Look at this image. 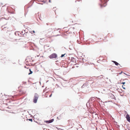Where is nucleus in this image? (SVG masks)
<instances>
[{
	"mask_svg": "<svg viewBox=\"0 0 130 130\" xmlns=\"http://www.w3.org/2000/svg\"><path fill=\"white\" fill-rule=\"evenodd\" d=\"M50 58H56L57 57V55L56 53H53L49 56Z\"/></svg>",
	"mask_w": 130,
	"mask_h": 130,
	"instance_id": "1",
	"label": "nucleus"
},
{
	"mask_svg": "<svg viewBox=\"0 0 130 130\" xmlns=\"http://www.w3.org/2000/svg\"><path fill=\"white\" fill-rule=\"evenodd\" d=\"M38 99V95L36 94L34 96V99L33 102L34 103H36L37 102V100Z\"/></svg>",
	"mask_w": 130,
	"mask_h": 130,
	"instance_id": "2",
	"label": "nucleus"
},
{
	"mask_svg": "<svg viewBox=\"0 0 130 130\" xmlns=\"http://www.w3.org/2000/svg\"><path fill=\"white\" fill-rule=\"evenodd\" d=\"M54 121V119H52L51 120H49V121H45V122L47 123H51L53 122Z\"/></svg>",
	"mask_w": 130,
	"mask_h": 130,
	"instance_id": "3",
	"label": "nucleus"
},
{
	"mask_svg": "<svg viewBox=\"0 0 130 130\" xmlns=\"http://www.w3.org/2000/svg\"><path fill=\"white\" fill-rule=\"evenodd\" d=\"M126 118L127 121L129 122H130V117L128 114H127L126 115Z\"/></svg>",
	"mask_w": 130,
	"mask_h": 130,
	"instance_id": "4",
	"label": "nucleus"
},
{
	"mask_svg": "<svg viewBox=\"0 0 130 130\" xmlns=\"http://www.w3.org/2000/svg\"><path fill=\"white\" fill-rule=\"evenodd\" d=\"M52 31V28H50L48 29L47 31V33L48 34Z\"/></svg>",
	"mask_w": 130,
	"mask_h": 130,
	"instance_id": "5",
	"label": "nucleus"
},
{
	"mask_svg": "<svg viewBox=\"0 0 130 130\" xmlns=\"http://www.w3.org/2000/svg\"><path fill=\"white\" fill-rule=\"evenodd\" d=\"M112 61L113 62H114L115 63V64L116 65V66H118L119 65H120L119 64V63H118L117 62H116V61Z\"/></svg>",
	"mask_w": 130,
	"mask_h": 130,
	"instance_id": "6",
	"label": "nucleus"
},
{
	"mask_svg": "<svg viewBox=\"0 0 130 130\" xmlns=\"http://www.w3.org/2000/svg\"><path fill=\"white\" fill-rule=\"evenodd\" d=\"M71 61L74 62H75L76 60L75 58L73 57H72L71 58Z\"/></svg>",
	"mask_w": 130,
	"mask_h": 130,
	"instance_id": "7",
	"label": "nucleus"
},
{
	"mask_svg": "<svg viewBox=\"0 0 130 130\" xmlns=\"http://www.w3.org/2000/svg\"><path fill=\"white\" fill-rule=\"evenodd\" d=\"M29 70L30 71V72L28 74L29 75L31 74L32 73V71H31L30 69H29Z\"/></svg>",
	"mask_w": 130,
	"mask_h": 130,
	"instance_id": "8",
	"label": "nucleus"
},
{
	"mask_svg": "<svg viewBox=\"0 0 130 130\" xmlns=\"http://www.w3.org/2000/svg\"><path fill=\"white\" fill-rule=\"evenodd\" d=\"M106 37H104V38H102V39L103 40H106Z\"/></svg>",
	"mask_w": 130,
	"mask_h": 130,
	"instance_id": "9",
	"label": "nucleus"
},
{
	"mask_svg": "<svg viewBox=\"0 0 130 130\" xmlns=\"http://www.w3.org/2000/svg\"><path fill=\"white\" fill-rule=\"evenodd\" d=\"M65 54H62L61 55V57H63L64 56V55H65Z\"/></svg>",
	"mask_w": 130,
	"mask_h": 130,
	"instance_id": "10",
	"label": "nucleus"
},
{
	"mask_svg": "<svg viewBox=\"0 0 130 130\" xmlns=\"http://www.w3.org/2000/svg\"><path fill=\"white\" fill-rule=\"evenodd\" d=\"M121 84H123V85H124V84H125V82H122V83H121Z\"/></svg>",
	"mask_w": 130,
	"mask_h": 130,
	"instance_id": "11",
	"label": "nucleus"
},
{
	"mask_svg": "<svg viewBox=\"0 0 130 130\" xmlns=\"http://www.w3.org/2000/svg\"><path fill=\"white\" fill-rule=\"evenodd\" d=\"M28 120H29V121H30L31 122L32 121V119H29Z\"/></svg>",
	"mask_w": 130,
	"mask_h": 130,
	"instance_id": "12",
	"label": "nucleus"
},
{
	"mask_svg": "<svg viewBox=\"0 0 130 130\" xmlns=\"http://www.w3.org/2000/svg\"><path fill=\"white\" fill-rule=\"evenodd\" d=\"M104 36L103 35H101V37H102V38Z\"/></svg>",
	"mask_w": 130,
	"mask_h": 130,
	"instance_id": "13",
	"label": "nucleus"
},
{
	"mask_svg": "<svg viewBox=\"0 0 130 130\" xmlns=\"http://www.w3.org/2000/svg\"><path fill=\"white\" fill-rule=\"evenodd\" d=\"M122 87L124 89H125V87H124V85H123L122 86Z\"/></svg>",
	"mask_w": 130,
	"mask_h": 130,
	"instance_id": "14",
	"label": "nucleus"
},
{
	"mask_svg": "<svg viewBox=\"0 0 130 130\" xmlns=\"http://www.w3.org/2000/svg\"><path fill=\"white\" fill-rule=\"evenodd\" d=\"M52 94H51V95L49 96V97H51L52 96Z\"/></svg>",
	"mask_w": 130,
	"mask_h": 130,
	"instance_id": "15",
	"label": "nucleus"
},
{
	"mask_svg": "<svg viewBox=\"0 0 130 130\" xmlns=\"http://www.w3.org/2000/svg\"><path fill=\"white\" fill-rule=\"evenodd\" d=\"M125 74L126 75H127V76H129V75H127L126 74H125Z\"/></svg>",
	"mask_w": 130,
	"mask_h": 130,
	"instance_id": "16",
	"label": "nucleus"
},
{
	"mask_svg": "<svg viewBox=\"0 0 130 130\" xmlns=\"http://www.w3.org/2000/svg\"><path fill=\"white\" fill-rule=\"evenodd\" d=\"M32 32L33 33H35V31L34 30H33V31Z\"/></svg>",
	"mask_w": 130,
	"mask_h": 130,
	"instance_id": "17",
	"label": "nucleus"
},
{
	"mask_svg": "<svg viewBox=\"0 0 130 130\" xmlns=\"http://www.w3.org/2000/svg\"><path fill=\"white\" fill-rule=\"evenodd\" d=\"M23 120L24 121H25V120L23 118Z\"/></svg>",
	"mask_w": 130,
	"mask_h": 130,
	"instance_id": "18",
	"label": "nucleus"
},
{
	"mask_svg": "<svg viewBox=\"0 0 130 130\" xmlns=\"http://www.w3.org/2000/svg\"><path fill=\"white\" fill-rule=\"evenodd\" d=\"M49 2H51V1H50V0H49Z\"/></svg>",
	"mask_w": 130,
	"mask_h": 130,
	"instance_id": "19",
	"label": "nucleus"
},
{
	"mask_svg": "<svg viewBox=\"0 0 130 130\" xmlns=\"http://www.w3.org/2000/svg\"><path fill=\"white\" fill-rule=\"evenodd\" d=\"M27 60L28 61V58H27Z\"/></svg>",
	"mask_w": 130,
	"mask_h": 130,
	"instance_id": "20",
	"label": "nucleus"
}]
</instances>
